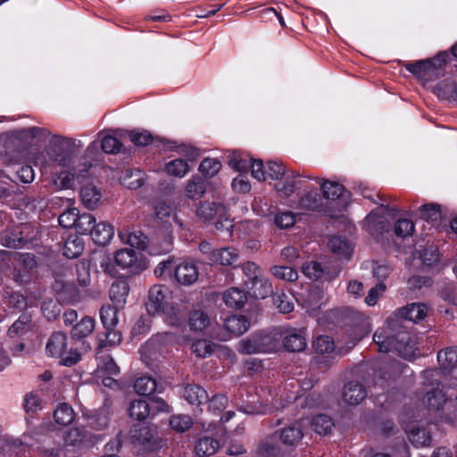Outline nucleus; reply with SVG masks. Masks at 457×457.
I'll use <instances>...</instances> for the list:
<instances>
[{
	"label": "nucleus",
	"instance_id": "obj_1",
	"mask_svg": "<svg viewBox=\"0 0 457 457\" xmlns=\"http://www.w3.org/2000/svg\"><path fill=\"white\" fill-rule=\"evenodd\" d=\"M410 329V326L400 324L397 317H388L385 327L374 333L373 341L379 352L395 351L404 359H411L418 348L417 337Z\"/></svg>",
	"mask_w": 457,
	"mask_h": 457
},
{
	"label": "nucleus",
	"instance_id": "obj_2",
	"mask_svg": "<svg viewBox=\"0 0 457 457\" xmlns=\"http://www.w3.org/2000/svg\"><path fill=\"white\" fill-rule=\"evenodd\" d=\"M145 305L148 313L151 315L163 312L167 315H174L176 320L180 319L178 307L173 302L170 287H150L148 302Z\"/></svg>",
	"mask_w": 457,
	"mask_h": 457
},
{
	"label": "nucleus",
	"instance_id": "obj_3",
	"mask_svg": "<svg viewBox=\"0 0 457 457\" xmlns=\"http://www.w3.org/2000/svg\"><path fill=\"white\" fill-rule=\"evenodd\" d=\"M67 340V336L63 332H54L48 339L46 350L52 357L59 358L62 365L71 367L80 361V353L73 347L68 350Z\"/></svg>",
	"mask_w": 457,
	"mask_h": 457
},
{
	"label": "nucleus",
	"instance_id": "obj_4",
	"mask_svg": "<svg viewBox=\"0 0 457 457\" xmlns=\"http://www.w3.org/2000/svg\"><path fill=\"white\" fill-rule=\"evenodd\" d=\"M130 437L133 445L147 452L158 451L166 444L154 425H134L130 429Z\"/></svg>",
	"mask_w": 457,
	"mask_h": 457
},
{
	"label": "nucleus",
	"instance_id": "obj_5",
	"mask_svg": "<svg viewBox=\"0 0 457 457\" xmlns=\"http://www.w3.org/2000/svg\"><path fill=\"white\" fill-rule=\"evenodd\" d=\"M435 374H437V371L427 370L424 373L426 379L424 402L429 409L439 410L445 403V396L443 393V385L434 379Z\"/></svg>",
	"mask_w": 457,
	"mask_h": 457
},
{
	"label": "nucleus",
	"instance_id": "obj_6",
	"mask_svg": "<svg viewBox=\"0 0 457 457\" xmlns=\"http://www.w3.org/2000/svg\"><path fill=\"white\" fill-rule=\"evenodd\" d=\"M446 54H439L433 61L419 60L414 62H405L403 67L419 79H426L435 74L446 62Z\"/></svg>",
	"mask_w": 457,
	"mask_h": 457
},
{
	"label": "nucleus",
	"instance_id": "obj_7",
	"mask_svg": "<svg viewBox=\"0 0 457 457\" xmlns=\"http://www.w3.org/2000/svg\"><path fill=\"white\" fill-rule=\"evenodd\" d=\"M115 263L122 269H129L133 273L145 270L148 263L143 259L142 253L134 249H120L115 253Z\"/></svg>",
	"mask_w": 457,
	"mask_h": 457
},
{
	"label": "nucleus",
	"instance_id": "obj_8",
	"mask_svg": "<svg viewBox=\"0 0 457 457\" xmlns=\"http://www.w3.org/2000/svg\"><path fill=\"white\" fill-rule=\"evenodd\" d=\"M278 441L286 447H296L303 437V424L295 421L274 432Z\"/></svg>",
	"mask_w": 457,
	"mask_h": 457
},
{
	"label": "nucleus",
	"instance_id": "obj_9",
	"mask_svg": "<svg viewBox=\"0 0 457 457\" xmlns=\"http://www.w3.org/2000/svg\"><path fill=\"white\" fill-rule=\"evenodd\" d=\"M427 314L428 308L424 303H413L397 310L390 317H397L400 320V324L409 326L411 322L417 323L424 320Z\"/></svg>",
	"mask_w": 457,
	"mask_h": 457
},
{
	"label": "nucleus",
	"instance_id": "obj_10",
	"mask_svg": "<svg viewBox=\"0 0 457 457\" xmlns=\"http://www.w3.org/2000/svg\"><path fill=\"white\" fill-rule=\"evenodd\" d=\"M256 454L258 457H282L283 452L274 432L259 443Z\"/></svg>",
	"mask_w": 457,
	"mask_h": 457
},
{
	"label": "nucleus",
	"instance_id": "obj_11",
	"mask_svg": "<svg viewBox=\"0 0 457 457\" xmlns=\"http://www.w3.org/2000/svg\"><path fill=\"white\" fill-rule=\"evenodd\" d=\"M174 275L178 283L191 286L197 281L199 271L195 263L185 262L176 267Z\"/></svg>",
	"mask_w": 457,
	"mask_h": 457
},
{
	"label": "nucleus",
	"instance_id": "obj_12",
	"mask_svg": "<svg viewBox=\"0 0 457 457\" xmlns=\"http://www.w3.org/2000/svg\"><path fill=\"white\" fill-rule=\"evenodd\" d=\"M302 304L312 310L319 309L326 302L322 287H301Z\"/></svg>",
	"mask_w": 457,
	"mask_h": 457
},
{
	"label": "nucleus",
	"instance_id": "obj_13",
	"mask_svg": "<svg viewBox=\"0 0 457 457\" xmlns=\"http://www.w3.org/2000/svg\"><path fill=\"white\" fill-rule=\"evenodd\" d=\"M210 254L212 262L223 266H235L239 261V253L232 246L215 249Z\"/></svg>",
	"mask_w": 457,
	"mask_h": 457
},
{
	"label": "nucleus",
	"instance_id": "obj_14",
	"mask_svg": "<svg viewBox=\"0 0 457 457\" xmlns=\"http://www.w3.org/2000/svg\"><path fill=\"white\" fill-rule=\"evenodd\" d=\"M367 396V391L362 384L355 381L347 383L342 393L343 400L351 405L361 403Z\"/></svg>",
	"mask_w": 457,
	"mask_h": 457
},
{
	"label": "nucleus",
	"instance_id": "obj_15",
	"mask_svg": "<svg viewBox=\"0 0 457 457\" xmlns=\"http://www.w3.org/2000/svg\"><path fill=\"white\" fill-rule=\"evenodd\" d=\"M285 292V288L277 287V291L272 294L273 303L281 313H289L294 310V299L300 303V300L295 297L289 288Z\"/></svg>",
	"mask_w": 457,
	"mask_h": 457
},
{
	"label": "nucleus",
	"instance_id": "obj_16",
	"mask_svg": "<svg viewBox=\"0 0 457 457\" xmlns=\"http://www.w3.org/2000/svg\"><path fill=\"white\" fill-rule=\"evenodd\" d=\"M242 270L246 278L245 281V284H252L253 286L261 284L262 286H265L269 283L261 267L253 262H247L243 264Z\"/></svg>",
	"mask_w": 457,
	"mask_h": 457
},
{
	"label": "nucleus",
	"instance_id": "obj_17",
	"mask_svg": "<svg viewBox=\"0 0 457 457\" xmlns=\"http://www.w3.org/2000/svg\"><path fill=\"white\" fill-rule=\"evenodd\" d=\"M225 329L234 337H239L250 328V321L244 315H232L224 321Z\"/></svg>",
	"mask_w": 457,
	"mask_h": 457
},
{
	"label": "nucleus",
	"instance_id": "obj_18",
	"mask_svg": "<svg viewBox=\"0 0 457 457\" xmlns=\"http://www.w3.org/2000/svg\"><path fill=\"white\" fill-rule=\"evenodd\" d=\"M80 197L86 208L88 210H95L98 207L101 202L102 192L95 185L88 184L81 188Z\"/></svg>",
	"mask_w": 457,
	"mask_h": 457
},
{
	"label": "nucleus",
	"instance_id": "obj_19",
	"mask_svg": "<svg viewBox=\"0 0 457 457\" xmlns=\"http://www.w3.org/2000/svg\"><path fill=\"white\" fill-rule=\"evenodd\" d=\"M300 174L295 171H287L284 175V180L275 184L277 192L283 197H288L295 192L296 187L301 184L300 179H296Z\"/></svg>",
	"mask_w": 457,
	"mask_h": 457
},
{
	"label": "nucleus",
	"instance_id": "obj_20",
	"mask_svg": "<svg viewBox=\"0 0 457 457\" xmlns=\"http://www.w3.org/2000/svg\"><path fill=\"white\" fill-rule=\"evenodd\" d=\"M90 235L96 244L99 245H105L112 238L114 235V228L110 223L101 221L97 224L95 223Z\"/></svg>",
	"mask_w": 457,
	"mask_h": 457
},
{
	"label": "nucleus",
	"instance_id": "obj_21",
	"mask_svg": "<svg viewBox=\"0 0 457 457\" xmlns=\"http://www.w3.org/2000/svg\"><path fill=\"white\" fill-rule=\"evenodd\" d=\"M247 299V293L241 287H229L223 294L224 303L231 308H242Z\"/></svg>",
	"mask_w": 457,
	"mask_h": 457
},
{
	"label": "nucleus",
	"instance_id": "obj_22",
	"mask_svg": "<svg viewBox=\"0 0 457 457\" xmlns=\"http://www.w3.org/2000/svg\"><path fill=\"white\" fill-rule=\"evenodd\" d=\"M220 447V443L210 436H202L198 438L195 445V452L198 457H208L216 453Z\"/></svg>",
	"mask_w": 457,
	"mask_h": 457
},
{
	"label": "nucleus",
	"instance_id": "obj_23",
	"mask_svg": "<svg viewBox=\"0 0 457 457\" xmlns=\"http://www.w3.org/2000/svg\"><path fill=\"white\" fill-rule=\"evenodd\" d=\"M128 413L131 419L141 421L151 416V406L145 400H134L129 403Z\"/></svg>",
	"mask_w": 457,
	"mask_h": 457
},
{
	"label": "nucleus",
	"instance_id": "obj_24",
	"mask_svg": "<svg viewBox=\"0 0 457 457\" xmlns=\"http://www.w3.org/2000/svg\"><path fill=\"white\" fill-rule=\"evenodd\" d=\"M303 273L314 281L321 280V282L328 281L330 275L325 271L320 264L316 262H309L302 266Z\"/></svg>",
	"mask_w": 457,
	"mask_h": 457
},
{
	"label": "nucleus",
	"instance_id": "obj_25",
	"mask_svg": "<svg viewBox=\"0 0 457 457\" xmlns=\"http://www.w3.org/2000/svg\"><path fill=\"white\" fill-rule=\"evenodd\" d=\"M183 397L190 404H202L207 401L208 395L206 391L198 385H187L184 387Z\"/></svg>",
	"mask_w": 457,
	"mask_h": 457
},
{
	"label": "nucleus",
	"instance_id": "obj_26",
	"mask_svg": "<svg viewBox=\"0 0 457 457\" xmlns=\"http://www.w3.org/2000/svg\"><path fill=\"white\" fill-rule=\"evenodd\" d=\"M408 439L416 447L429 445L431 442L430 432L425 428L414 426L408 432Z\"/></svg>",
	"mask_w": 457,
	"mask_h": 457
},
{
	"label": "nucleus",
	"instance_id": "obj_27",
	"mask_svg": "<svg viewBox=\"0 0 457 457\" xmlns=\"http://www.w3.org/2000/svg\"><path fill=\"white\" fill-rule=\"evenodd\" d=\"M260 353H268L276 351L279 346V339L276 334L271 332H259L255 333Z\"/></svg>",
	"mask_w": 457,
	"mask_h": 457
},
{
	"label": "nucleus",
	"instance_id": "obj_28",
	"mask_svg": "<svg viewBox=\"0 0 457 457\" xmlns=\"http://www.w3.org/2000/svg\"><path fill=\"white\" fill-rule=\"evenodd\" d=\"M283 345L288 352H302L306 347V338L303 332L294 331L284 337Z\"/></svg>",
	"mask_w": 457,
	"mask_h": 457
},
{
	"label": "nucleus",
	"instance_id": "obj_29",
	"mask_svg": "<svg viewBox=\"0 0 457 457\" xmlns=\"http://www.w3.org/2000/svg\"><path fill=\"white\" fill-rule=\"evenodd\" d=\"M225 212V207L214 202H203L197 209V215L204 220H212L217 215L222 216Z\"/></svg>",
	"mask_w": 457,
	"mask_h": 457
},
{
	"label": "nucleus",
	"instance_id": "obj_30",
	"mask_svg": "<svg viewBox=\"0 0 457 457\" xmlns=\"http://www.w3.org/2000/svg\"><path fill=\"white\" fill-rule=\"evenodd\" d=\"M122 340L121 333L114 328L105 329L104 332L98 333V348H105L119 345Z\"/></svg>",
	"mask_w": 457,
	"mask_h": 457
},
{
	"label": "nucleus",
	"instance_id": "obj_31",
	"mask_svg": "<svg viewBox=\"0 0 457 457\" xmlns=\"http://www.w3.org/2000/svg\"><path fill=\"white\" fill-rule=\"evenodd\" d=\"M205 190L206 187L204 180L197 176L192 177V179L187 182L185 187L186 195L190 199L201 198L205 193Z\"/></svg>",
	"mask_w": 457,
	"mask_h": 457
},
{
	"label": "nucleus",
	"instance_id": "obj_32",
	"mask_svg": "<svg viewBox=\"0 0 457 457\" xmlns=\"http://www.w3.org/2000/svg\"><path fill=\"white\" fill-rule=\"evenodd\" d=\"M95 329V320L89 316H85L73 326L71 329L72 338L80 339L90 335Z\"/></svg>",
	"mask_w": 457,
	"mask_h": 457
},
{
	"label": "nucleus",
	"instance_id": "obj_33",
	"mask_svg": "<svg viewBox=\"0 0 457 457\" xmlns=\"http://www.w3.org/2000/svg\"><path fill=\"white\" fill-rule=\"evenodd\" d=\"M120 308H116L110 304L103 305L100 310V318L104 329H110L116 328L119 319L118 311Z\"/></svg>",
	"mask_w": 457,
	"mask_h": 457
},
{
	"label": "nucleus",
	"instance_id": "obj_34",
	"mask_svg": "<svg viewBox=\"0 0 457 457\" xmlns=\"http://www.w3.org/2000/svg\"><path fill=\"white\" fill-rule=\"evenodd\" d=\"M134 389L138 395L148 396L158 390V385L155 379L144 376L136 379Z\"/></svg>",
	"mask_w": 457,
	"mask_h": 457
},
{
	"label": "nucleus",
	"instance_id": "obj_35",
	"mask_svg": "<svg viewBox=\"0 0 457 457\" xmlns=\"http://www.w3.org/2000/svg\"><path fill=\"white\" fill-rule=\"evenodd\" d=\"M54 418L59 425L68 426L74 420L75 413L69 404L60 403L54 411Z\"/></svg>",
	"mask_w": 457,
	"mask_h": 457
},
{
	"label": "nucleus",
	"instance_id": "obj_36",
	"mask_svg": "<svg viewBox=\"0 0 457 457\" xmlns=\"http://www.w3.org/2000/svg\"><path fill=\"white\" fill-rule=\"evenodd\" d=\"M173 247V239L170 232L157 237L152 245L151 251L154 254H165L170 253Z\"/></svg>",
	"mask_w": 457,
	"mask_h": 457
},
{
	"label": "nucleus",
	"instance_id": "obj_37",
	"mask_svg": "<svg viewBox=\"0 0 457 457\" xmlns=\"http://www.w3.org/2000/svg\"><path fill=\"white\" fill-rule=\"evenodd\" d=\"M84 251L83 240L79 237H69L63 246V254L69 259L79 257Z\"/></svg>",
	"mask_w": 457,
	"mask_h": 457
},
{
	"label": "nucleus",
	"instance_id": "obj_38",
	"mask_svg": "<svg viewBox=\"0 0 457 457\" xmlns=\"http://www.w3.org/2000/svg\"><path fill=\"white\" fill-rule=\"evenodd\" d=\"M328 245L334 253L345 259H349L353 252L351 245L340 237H333L330 238Z\"/></svg>",
	"mask_w": 457,
	"mask_h": 457
},
{
	"label": "nucleus",
	"instance_id": "obj_39",
	"mask_svg": "<svg viewBox=\"0 0 457 457\" xmlns=\"http://www.w3.org/2000/svg\"><path fill=\"white\" fill-rule=\"evenodd\" d=\"M437 360L440 365L446 370L457 366V347H448L437 353Z\"/></svg>",
	"mask_w": 457,
	"mask_h": 457
},
{
	"label": "nucleus",
	"instance_id": "obj_40",
	"mask_svg": "<svg viewBox=\"0 0 457 457\" xmlns=\"http://www.w3.org/2000/svg\"><path fill=\"white\" fill-rule=\"evenodd\" d=\"M57 294L59 300L67 303H77L85 298L79 287H60Z\"/></svg>",
	"mask_w": 457,
	"mask_h": 457
},
{
	"label": "nucleus",
	"instance_id": "obj_41",
	"mask_svg": "<svg viewBox=\"0 0 457 457\" xmlns=\"http://www.w3.org/2000/svg\"><path fill=\"white\" fill-rule=\"evenodd\" d=\"M312 427L317 434L328 435L334 427V423L329 416L320 414L312 419Z\"/></svg>",
	"mask_w": 457,
	"mask_h": 457
},
{
	"label": "nucleus",
	"instance_id": "obj_42",
	"mask_svg": "<svg viewBox=\"0 0 457 457\" xmlns=\"http://www.w3.org/2000/svg\"><path fill=\"white\" fill-rule=\"evenodd\" d=\"M320 187L323 196L331 200L340 198L345 191L344 187L336 181L325 180L321 183Z\"/></svg>",
	"mask_w": 457,
	"mask_h": 457
},
{
	"label": "nucleus",
	"instance_id": "obj_43",
	"mask_svg": "<svg viewBox=\"0 0 457 457\" xmlns=\"http://www.w3.org/2000/svg\"><path fill=\"white\" fill-rule=\"evenodd\" d=\"M31 319L29 315L23 314L9 328L8 335L11 337H20L30 329Z\"/></svg>",
	"mask_w": 457,
	"mask_h": 457
},
{
	"label": "nucleus",
	"instance_id": "obj_44",
	"mask_svg": "<svg viewBox=\"0 0 457 457\" xmlns=\"http://www.w3.org/2000/svg\"><path fill=\"white\" fill-rule=\"evenodd\" d=\"M95 223L96 219L92 214L86 212L82 214L79 213L74 228L82 235L91 234Z\"/></svg>",
	"mask_w": 457,
	"mask_h": 457
},
{
	"label": "nucleus",
	"instance_id": "obj_45",
	"mask_svg": "<svg viewBox=\"0 0 457 457\" xmlns=\"http://www.w3.org/2000/svg\"><path fill=\"white\" fill-rule=\"evenodd\" d=\"M420 217L428 221H437L441 218V208L436 204H426L420 207Z\"/></svg>",
	"mask_w": 457,
	"mask_h": 457
},
{
	"label": "nucleus",
	"instance_id": "obj_46",
	"mask_svg": "<svg viewBox=\"0 0 457 457\" xmlns=\"http://www.w3.org/2000/svg\"><path fill=\"white\" fill-rule=\"evenodd\" d=\"M363 227L372 235L376 233H382L386 225L382 220V218L375 214L374 212H370L363 221Z\"/></svg>",
	"mask_w": 457,
	"mask_h": 457
},
{
	"label": "nucleus",
	"instance_id": "obj_47",
	"mask_svg": "<svg viewBox=\"0 0 457 457\" xmlns=\"http://www.w3.org/2000/svg\"><path fill=\"white\" fill-rule=\"evenodd\" d=\"M210 323L209 316L201 310L193 311L189 316V325L191 329L202 331Z\"/></svg>",
	"mask_w": 457,
	"mask_h": 457
},
{
	"label": "nucleus",
	"instance_id": "obj_48",
	"mask_svg": "<svg viewBox=\"0 0 457 457\" xmlns=\"http://www.w3.org/2000/svg\"><path fill=\"white\" fill-rule=\"evenodd\" d=\"M170 425L176 432L183 433L191 428L193 420L189 415L176 414L170 416Z\"/></svg>",
	"mask_w": 457,
	"mask_h": 457
},
{
	"label": "nucleus",
	"instance_id": "obj_49",
	"mask_svg": "<svg viewBox=\"0 0 457 457\" xmlns=\"http://www.w3.org/2000/svg\"><path fill=\"white\" fill-rule=\"evenodd\" d=\"M438 96L457 102V82L443 81L436 88Z\"/></svg>",
	"mask_w": 457,
	"mask_h": 457
},
{
	"label": "nucleus",
	"instance_id": "obj_50",
	"mask_svg": "<svg viewBox=\"0 0 457 457\" xmlns=\"http://www.w3.org/2000/svg\"><path fill=\"white\" fill-rule=\"evenodd\" d=\"M165 170L169 175L182 178L188 172L189 167L187 161L175 159L166 164Z\"/></svg>",
	"mask_w": 457,
	"mask_h": 457
},
{
	"label": "nucleus",
	"instance_id": "obj_51",
	"mask_svg": "<svg viewBox=\"0 0 457 457\" xmlns=\"http://www.w3.org/2000/svg\"><path fill=\"white\" fill-rule=\"evenodd\" d=\"M120 239L132 247L144 249L146 245V237L140 231H133L128 234L119 233Z\"/></svg>",
	"mask_w": 457,
	"mask_h": 457
},
{
	"label": "nucleus",
	"instance_id": "obj_52",
	"mask_svg": "<svg viewBox=\"0 0 457 457\" xmlns=\"http://www.w3.org/2000/svg\"><path fill=\"white\" fill-rule=\"evenodd\" d=\"M300 206L308 211H318L322 204L320 195L317 191H312L303 195L299 202Z\"/></svg>",
	"mask_w": 457,
	"mask_h": 457
},
{
	"label": "nucleus",
	"instance_id": "obj_53",
	"mask_svg": "<svg viewBox=\"0 0 457 457\" xmlns=\"http://www.w3.org/2000/svg\"><path fill=\"white\" fill-rule=\"evenodd\" d=\"M129 287H111L109 297L112 303V306L122 309L127 303Z\"/></svg>",
	"mask_w": 457,
	"mask_h": 457
},
{
	"label": "nucleus",
	"instance_id": "obj_54",
	"mask_svg": "<svg viewBox=\"0 0 457 457\" xmlns=\"http://www.w3.org/2000/svg\"><path fill=\"white\" fill-rule=\"evenodd\" d=\"M221 169V163L213 158H205L199 165V171L207 178L214 177Z\"/></svg>",
	"mask_w": 457,
	"mask_h": 457
},
{
	"label": "nucleus",
	"instance_id": "obj_55",
	"mask_svg": "<svg viewBox=\"0 0 457 457\" xmlns=\"http://www.w3.org/2000/svg\"><path fill=\"white\" fill-rule=\"evenodd\" d=\"M270 272L275 278L287 282H294L298 278L296 270L286 266H274L270 269Z\"/></svg>",
	"mask_w": 457,
	"mask_h": 457
},
{
	"label": "nucleus",
	"instance_id": "obj_56",
	"mask_svg": "<svg viewBox=\"0 0 457 457\" xmlns=\"http://www.w3.org/2000/svg\"><path fill=\"white\" fill-rule=\"evenodd\" d=\"M237 351L241 354H253L260 353L255 334L238 342Z\"/></svg>",
	"mask_w": 457,
	"mask_h": 457
},
{
	"label": "nucleus",
	"instance_id": "obj_57",
	"mask_svg": "<svg viewBox=\"0 0 457 457\" xmlns=\"http://www.w3.org/2000/svg\"><path fill=\"white\" fill-rule=\"evenodd\" d=\"M414 229V223L408 219L398 220L394 228L395 235L403 238L411 236Z\"/></svg>",
	"mask_w": 457,
	"mask_h": 457
},
{
	"label": "nucleus",
	"instance_id": "obj_58",
	"mask_svg": "<svg viewBox=\"0 0 457 457\" xmlns=\"http://www.w3.org/2000/svg\"><path fill=\"white\" fill-rule=\"evenodd\" d=\"M314 348L318 353H330L335 349L333 340L328 336H319L313 343Z\"/></svg>",
	"mask_w": 457,
	"mask_h": 457
},
{
	"label": "nucleus",
	"instance_id": "obj_59",
	"mask_svg": "<svg viewBox=\"0 0 457 457\" xmlns=\"http://www.w3.org/2000/svg\"><path fill=\"white\" fill-rule=\"evenodd\" d=\"M78 215L79 210L77 208L68 209L59 216V224L66 228H74L78 219Z\"/></svg>",
	"mask_w": 457,
	"mask_h": 457
},
{
	"label": "nucleus",
	"instance_id": "obj_60",
	"mask_svg": "<svg viewBox=\"0 0 457 457\" xmlns=\"http://www.w3.org/2000/svg\"><path fill=\"white\" fill-rule=\"evenodd\" d=\"M25 242L26 240L21 237V232L11 231L4 235L2 244L8 248H21Z\"/></svg>",
	"mask_w": 457,
	"mask_h": 457
},
{
	"label": "nucleus",
	"instance_id": "obj_61",
	"mask_svg": "<svg viewBox=\"0 0 457 457\" xmlns=\"http://www.w3.org/2000/svg\"><path fill=\"white\" fill-rule=\"evenodd\" d=\"M41 399L35 394H28L24 397L23 408L27 414H34L41 409Z\"/></svg>",
	"mask_w": 457,
	"mask_h": 457
},
{
	"label": "nucleus",
	"instance_id": "obj_62",
	"mask_svg": "<svg viewBox=\"0 0 457 457\" xmlns=\"http://www.w3.org/2000/svg\"><path fill=\"white\" fill-rule=\"evenodd\" d=\"M74 175L69 171H62L53 180V184L57 190L68 189L72 187Z\"/></svg>",
	"mask_w": 457,
	"mask_h": 457
},
{
	"label": "nucleus",
	"instance_id": "obj_63",
	"mask_svg": "<svg viewBox=\"0 0 457 457\" xmlns=\"http://www.w3.org/2000/svg\"><path fill=\"white\" fill-rule=\"evenodd\" d=\"M214 345L208 340L201 339L192 344V351L199 357H205L213 351Z\"/></svg>",
	"mask_w": 457,
	"mask_h": 457
},
{
	"label": "nucleus",
	"instance_id": "obj_64",
	"mask_svg": "<svg viewBox=\"0 0 457 457\" xmlns=\"http://www.w3.org/2000/svg\"><path fill=\"white\" fill-rule=\"evenodd\" d=\"M295 216L291 212H284L278 213L274 217V223L280 228H287L295 223Z\"/></svg>",
	"mask_w": 457,
	"mask_h": 457
}]
</instances>
